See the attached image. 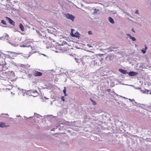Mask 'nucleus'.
I'll use <instances>...</instances> for the list:
<instances>
[{"label":"nucleus","mask_w":151,"mask_h":151,"mask_svg":"<svg viewBox=\"0 0 151 151\" xmlns=\"http://www.w3.org/2000/svg\"><path fill=\"white\" fill-rule=\"evenodd\" d=\"M16 54L14 52H10L8 54L6 55L7 58L11 59H14L16 56Z\"/></svg>","instance_id":"obj_1"},{"label":"nucleus","mask_w":151,"mask_h":151,"mask_svg":"<svg viewBox=\"0 0 151 151\" xmlns=\"http://www.w3.org/2000/svg\"><path fill=\"white\" fill-rule=\"evenodd\" d=\"M42 73L40 72L34 70L33 72V75L35 76H41L42 75Z\"/></svg>","instance_id":"obj_2"},{"label":"nucleus","mask_w":151,"mask_h":151,"mask_svg":"<svg viewBox=\"0 0 151 151\" xmlns=\"http://www.w3.org/2000/svg\"><path fill=\"white\" fill-rule=\"evenodd\" d=\"M66 17L68 19H71L72 21H74L75 17L73 15L70 14H66Z\"/></svg>","instance_id":"obj_3"},{"label":"nucleus","mask_w":151,"mask_h":151,"mask_svg":"<svg viewBox=\"0 0 151 151\" xmlns=\"http://www.w3.org/2000/svg\"><path fill=\"white\" fill-rule=\"evenodd\" d=\"M6 18L7 19V20L9 21L10 24L13 25L15 24V22L11 19L7 17H6Z\"/></svg>","instance_id":"obj_4"},{"label":"nucleus","mask_w":151,"mask_h":151,"mask_svg":"<svg viewBox=\"0 0 151 151\" xmlns=\"http://www.w3.org/2000/svg\"><path fill=\"white\" fill-rule=\"evenodd\" d=\"M128 74L130 76H133L137 75L138 73L133 71H130L128 73Z\"/></svg>","instance_id":"obj_5"},{"label":"nucleus","mask_w":151,"mask_h":151,"mask_svg":"<svg viewBox=\"0 0 151 151\" xmlns=\"http://www.w3.org/2000/svg\"><path fill=\"white\" fill-rule=\"evenodd\" d=\"M119 71L121 72L123 74H126L127 73H128V72L126 70H123L122 69L120 68L119 69Z\"/></svg>","instance_id":"obj_6"},{"label":"nucleus","mask_w":151,"mask_h":151,"mask_svg":"<svg viewBox=\"0 0 151 151\" xmlns=\"http://www.w3.org/2000/svg\"><path fill=\"white\" fill-rule=\"evenodd\" d=\"M19 28H20V29H21V30L22 31H24V26H23V24H22L20 23L19 24Z\"/></svg>","instance_id":"obj_7"},{"label":"nucleus","mask_w":151,"mask_h":151,"mask_svg":"<svg viewBox=\"0 0 151 151\" xmlns=\"http://www.w3.org/2000/svg\"><path fill=\"white\" fill-rule=\"evenodd\" d=\"M108 19L110 22L113 24L114 23V19L111 17H109Z\"/></svg>","instance_id":"obj_8"},{"label":"nucleus","mask_w":151,"mask_h":151,"mask_svg":"<svg viewBox=\"0 0 151 151\" xmlns=\"http://www.w3.org/2000/svg\"><path fill=\"white\" fill-rule=\"evenodd\" d=\"M5 124L4 123L1 122H0V127L3 128L4 127H6L8 126H5Z\"/></svg>","instance_id":"obj_9"},{"label":"nucleus","mask_w":151,"mask_h":151,"mask_svg":"<svg viewBox=\"0 0 151 151\" xmlns=\"http://www.w3.org/2000/svg\"><path fill=\"white\" fill-rule=\"evenodd\" d=\"M145 47L144 49H142V50H141V51L143 53V54H145V53L146 51V50L147 49V47L146 45H145Z\"/></svg>","instance_id":"obj_10"},{"label":"nucleus","mask_w":151,"mask_h":151,"mask_svg":"<svg viewBox=\"0 0 151 151\" xmlns=\"http://www.w3.org/2000/svg\"><path fill=\"white\" fill-rule=\"evenodd\" d=\"M90 100L91 101L93 105H96V103L92 99L90 98Z\"/></svg>","instance_id":"obj_11"},{"label":"nucleus","mask_w":151,"mask_h":151,"mask_svg":"<svg viewBox=\"0 0 151 151\" xmlns=\"http://www.w3.org/2000/svg\"><path fill=\"white\" fill-rule=\"evenodd\" d=\"M64 89L63 90V92L64 94V95L65 96H67V94H66V88H65V87H64Z\"/></svg>","instance_id":"obj_12"},{"label":"nucleus","mask_w":151,"mask_h":151,"mask_svg":"<svg viewBox=\"0 0 151 151\" xmlns=\"http://www.w3.org/2000/svg\"><path fill=\"white\" fill-rule=\"evenodd\" d=\"M130 39H132L133 41H135L136 40L134 37H132V36H130Z\"/></svg>","instance_id":"obj_13"},{"label":"nucleus","mask_w":151,"mask_h":151,"mask_svg":"<svg viewBox=\"0 0 151 151\" xmlns=\"http://www.w3.org/2000/svg\"><path fill=\"white\" fill-rule=\"evenodd\" d=\"M1 23H2V24H3L5 25H6V22L4 20H2L1 21Z\"/></svg>","instance_id":"obj_14"},{"label":"nucleus","mask_w":151,"mask_h":151,"mask_svg":"<svg viewBox=\"0 0 151 151\" xmlns=\"http://www.w3.org/2000/svg\"><path fill=\"white\" fill-rule=\"evenodd\" d=\"M14 90V88H12V89H11V94H15V92H16V91H14V92H13L12 91V90Z\"/></svg>","instance_id":"obj_15"},{"label":"nucleus","mask_w":151,"mask_h":151,"mask_svg":"<svg viewBox=\"0 0 151 151\" xmlns=\"http://www.w3.org/2000/svg\"><path fill=\"white\" fill-rule=\"evenodd\" d=\"M61 99L63 101H65V99L64 96H62L61 97Z\"/></svg>","instance_id":"obj_16"},{"label":"nucleus","mask_w":151,"mask_h":151,"mask_svg":"<svg viewBox=\"0 0 151 151\" xmlns=\"http://www.w3.org/2000/svg\"><path fill=\"white\" fill-rule=\"evenodd\" d=\"M106 91L108 92H109L111 91V90L110 89H107L106 90Z\"/></svg>","instance_id":"obj_17"},{"label":"nucleus","mask_w":151,"mask_h":151,"mask_svg":"<svg viewBox=\"0 0 151 151\" xmlns=\"http://www.w3.org/2000/svg\"><path fill=\"white\" fill-rule=\"evenodd\" d=\"M88 33L89 35H91L92 34V32L91 31H89L88 32Z\"/></svg>","instance_id":"obj_18"},{"label":"nucleus","mask_w":151,"mask_h":151,"mask_svg":"<svg viewBox=\"0 0 151 151\" xmlns=\"http://www.w3.org/2000/svg\"><path fill=\"white\" fill-rule=\"evenodd\" d=\"M126 35H127V36H129V38H130V36H131L130 35V34H126Z\"/></svg>","instance_id":"obj_19"},{"label":"nucleus","mask_w":151,"mask_h":151,"mask_svg":"<svg viewBox=\"0 0 151 151\" xmlns=\"http://www.w3.org/2000/svg\"><path fill=\"white\" fill-rule=\"evenodd\" d=\"M138 12H139L138 10H137L135 12V13L137 14H139Z\"/></svg>","instance_id":"obj_20"},{"label":"nucleus","mask_w":151,"mask_h":151,"mask_svg":"<svg viewBox=\"0 0 151 151\" xmlns=\"http://www.w3.org/2000/svg\"><path fill=\"white\" fill-rule=\"evenodd\" d=\"M132 31L133 32H135V31H134V29H133V28H132Z\"/></svg>","instance_id":"obj_21"},{"label":"nucleus","mask_w":151,"mask_h":151,"mask_svg":"<svg viewBox=\"0 0 151 151\" xmlns=\"http://www.w3.org/2000/svg\"><path fill=\"white\" fill-rule=\"evenodd\" d=\"M5 115L6 116H8V115L7 114H5Z\"/></svg>","instance_id":"obj_22"},{"label":"nucleus","mask_w":151,"mask_h":151,"mask_svg":"<svg viewBox=\"0 0 151 151\" xmlns=\"http://www.w3.org/2000/svg\"><path fill=\"white\" fill-rule=\"evenodd\" d=\"M24 47H26V46H23Z\"/></svg>","instance_id":"obj_23"},{"label":"nucleus","mask_w":151,"mask_h":151,"mask_svg":"<svg viewBox=\"0 0 151 151\" xmlns=\"http://www.w3.org/2000/svg\"><path fill=\"white\" fill-rule=\"evenodd\" d=\"M91 47V46H89V47Z\"/></svg>","instance_id":"obj_24"}]
</instances>
